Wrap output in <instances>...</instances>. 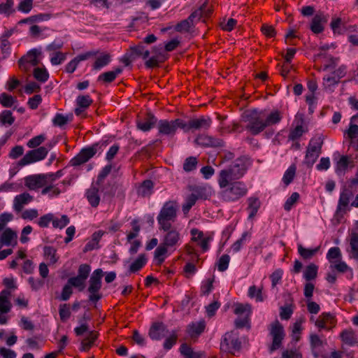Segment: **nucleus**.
I'll use <instances>...</instances> for the list:
<instances>
[{"label": "nucleus", "instance_id": "nucleus-1", "mask_svg": "<svg viewBox=\"0 0 358 358\" xmlns=\"http://www.w3.org/2000/svg\"><path fill=\"white\" fill-rule=\"evenodd\" d=\"M178 210V203L170 200L164 203L157 217L159 230L164 232V236L162 243L154 252L153 261L156 266H162L165 259L181 244V234L173 225L177 220Z\"/></svg>", "mask_w": 358, "mask_h": 358}, {"label": "nucleus", "instance_id": "nucleus-2", "mask_svg": "<svg viewBox=\"0 0 358 358\" xmlns=\"http://www.w3.org/2000/svg\"><path fill=\"white\" fill-rule=\"evenodd\" d=\"M217 182L220 188L219 197L222 201L236 202L248 194L246 184L239 179L229 176L227 173H219Z\"/></svg>", "mask_w": 358, "mask_h": 358}, {"label": "nucleus", "instance_id": "nucleus-3", "mask_svg": "<svg viewBox=\"0 0 358 358\" xmlns=\"http://www.w3.org/2000/svg\"><path fill=\"white\" fill-rule=\"evenodd\" d=\"M106 145V141H101L83 148L78 154L70 160L69 164L71 166H78L87 162L99 150H102Z\"/></svg>", "mask_w": 358, "mask_h": 358}, {"label": "nucleus", "instance_id": "nucleus-4", "mask_svg": "<svg viewBox=\"0 0 358 358\" xmlns=\"http://www.w3.org/2000/svg\"><path fill=\"white\" fill-rule=\"evenodd\" d=\"M183 120L176 118L169 120L166 119L158 121L157 128L158 129V136H165L173 138L177 133L178 129L184 131Z\"/></svg>", "mask_w": 358, "mask_h": 358}, {"label": "nucleus", "instance_id": "nucleus-5", "mask_svg": "<svg viewBox=\"0 0 358 358\" xmlns=\"http://www.w3.org/2000/svg\"><path fill=\"white\" fill-rule=\"evenodd\" d=\"M249 166V158L246 156H241L237 158L229 167L221 170L220 173H227L229 176L235 178V179H241L245 174Z\"/></svg>", "mask_w": 358, "mask_h": 358}, {"label": "nucleus", "instance_id": "nucleus-6", "mask_svg": "<svg viewBox=\"0 0 358 358\" xmlns=\"http://www.w3.org/2000/svg\"><path fill=\"white\" fill-rule=\"evenodd\" d=\"M247 122L245 129L253 136L259 134L267 127L262 113L257 110H252L247 116Z\"/></svg>", "mask_w": 358, "mask_h": 358}, {"label": "nucleus", "instance_id": "nucleus-7", "mask_svg": "<svg viewBox=\"0 0 358 358\" xmlns=\"http://www.w3.org/2000/svg\"><path fill=\"white\" fill-rule=\"evenodd\" d=\"M268 329L272 338L270 351L273 352L282 347V341L285 337V331L282 324L278 320L271 323Z\"/></svg>", "mask_w": 358, "mask_h": 358}, {"label": "nucleus", "instance_id": "nucleus-8", "mask_svg": "<svg viewBox=\"0 0 358 358\" xmlns=\"http://www.w3.org/2000/svg\"><path fill=\"white\" fill-rule=\"evenodd\" d=\"M103 275V272L101 268L94 270L89 280L88 292H90L89 300L92 302H97L101 298V295L99 291L101 288V278Z\"/></svg>", "mask_w": 358, "mask_h": 358}, {"label": "nucleus", "instance_id": "nucleus-9", "mask_svg": "<svg viewBox=\"0 0 358 358\" xmlns=\"http://www.w3.org/2000/svg\"><path fill=\"white\" fill-rule=\"evenodd\" d=\"M241 348V341L237 334L231 331L227 332L221 341L220 349L222 351L231 355L238 352Z\"/></svg>", "mask_w": 358, "mask_h": 358}, {"label": "nucleus", "instance_id": "nucleus-10", "mask_svg": "<svg viewBox=\"0 0 358 358\" xmlns=\"http://www.w3.org/2000/svg\"><path fill=\"white\" fill-rule=\"evenodd\" d=\"M212 124V119L209 116L201 115L197 118H192L188 122L183 120L184 133L194 132L198 130H208Z\"/></svg>", "mask_w": 358, "mask_h": 358}, {"label": "nucleus", "instance_id": "nucleus-11", "mask_svg": "<svg viewBox=\"0 0 358 358\" xmlns=\"http://www.w3.org/2000/svg\"><path fill=\"white\" fill-rule=\"evenodd\" d=\"M322 141L320 139H311L309 142L305 156V162L313 166L322 152Z\"/></svg>", "mask_w": 358, "mask_h": 358}, {"label": "nucleus", "instance_id": "nucleus-12", "mask_svg": "<svg viewBox=\"0 0 358 358\" xmlns=\"http://www.w3.org/2000/svg\"><path fill=\"white\" fill-rule=\"evenodd\" d=\"M335 173L338 176H344L348 169L355 167V162L348 155H340L338 152L334 154Z\"/></svg>", "mask_w": 358, "mask_h": 358}, {"label": "nucleus", "instance_id": "nucleus-13", "mask_svg": "<svg viewBox=\"0 0 358 358\" xmlns=\"http://www.w3.org/2000/svg\"><path fill=\"white\" fill-rule=\"evenodd\" d=\"M48 153V150L45 147H39L28 151L26 155L19 161L18 164L24 166L27 164L36 162L44 159Z\"/></svg>", "mask_w": 358, "mask_h": 358}, {"label": "nucleus", "instance_id": "nucleus-14", "mask_svg": "<svg viewBox=\"0 0 358 358\" xmlns=\"http://www.w3.org/2000/svg\"><path fill=\"white\" fill-rule=\"evenodd\" d=\"M49 183L46 173L31 175L24 178V185L30 190H37Z\"/></svg>", "mask_w": 358, "mask_h": 358}, {"label": "nucleus", "instance_id": "nucleus-15", "mask_svg": "<svg viewBox=\"0 0 358 358\" xmlns=\"http://www.w3.org/2000/svg\"><path fill=\"white\" fill-rule=\"evenodd\" d=\"M336 316L331 313L324 312L321 313L315 322V325L320 331L322 329L331 330L336 325Z\"/></svg>", "mask_w": 358, "mask_h": 358}, {"label": "nucleus", "instance_id": "nucleus-16", "mask_svg": "<svg viewBox=\"0 0 358 358\" xmlns=\"http://www.w3.org/2000/svg\"><path fill=\"white\" fill-rule=\"evenodd\" d=\"M40 52L37 50L33 49L29 51L25 55L18 60L19 68L27 71L30 66H36L38 64V57Z\"/></svg>", "mask_w": 358, "mask_h": 358}, {"label": "nucleus", "instance_id": "nucleus-17", "mask_svg": "<svg viewBox=\"0 0 358 358\" xmlns=\"http://www.w3.org/2000/svg\"><path fill=\"white\" fill-rule=\"evenodd\" d=\"M99 53V50L88 51L85 53L77 55L71 59L65 66V71L68 73H73L77 69L79 63L82 61L87 60L91 57L96 56Z\"/></svg>", "mask_w": 358, "mask_h": 358}, {"label": "nucleus", "instance_id": "nucleus-18", "mask_svg": "<svg viewBox=\"0 0 358 358\" xmlns=\"http://www.w3.org/2000/svg\"><path fill=\"white\" fill-rule=\"evenodd\" d=\"M339 338L343 345L348 347L358 346V333L351 327L342 330Z\"/></svg>", "mask_w": 358, "mask_h": 358}, {"label": "nucleus", "instance_id": "nucleus-19", "mask_svg": "<svg viewBox=\"0 0 358 358\" xmlns=\"http://www.w3.org/2000/svg\"><path fill=\"white\" fill-rule=\"evenodd\" d=\"M157 122L155 115L151 112H148L144 117H138L136 120V127L141 131L147 132L154 128Z\"/></svg>", "mask_w": 358, "mask_h": 358}, {"label": "nucleus", "instance_id": "nucleus-20", "mask_svg": "<svg viewBox=\"0 0 358 358\" xmlns=\"http://www.w3.org/2000/svg\"><path fill=\"white\" fill-rule=\"evenodd\" d=\"M93 103V99L89 94L78 95L76 99V107L74 113L76 116H83V113Z\"/></svg>", "mask_w": 358, "mask_h": 358}, {"label": "nucleus", "instance_id": "nucleus-21", "mask_svg": "<svg viewBox=\"0 0 358 358\" xmlns=\"http://www.w3.org/2000/svg\"><path fill=\"white\" fill-rule=\"evenodd\" d=\"M353 196L351 187L344 186L340 193V196L337 206V211H345L349 205L350 199Z\"/></svg>", "mask_w": 358, "mask_h": 358}, {"label": "nucleus", "instance_id": "nucleus-22", "mask_svg": "<svg viewBox=\"0 0 358 358\" xmlns=\"http://www.w3.org/2000/svg\"><path fill=\"white\" fill-rule=\"evenodd\" d=\"M195 142L203 147H222L224 141L220 138H214L207 135H199Z\"/></svg>", "mask_w": 358, "mask_h": 358}, {"label": "nucleus", "instance_id": "nucleus-23", "mask_svg": "<svg viewBox=\"0 0 358 358\" xmlns=\"http://www.w3.org/2000/svg\"><path fill=\"white\" fill-rule=\"evenodd\" d=\"M328 19L323 13L319 12L313 17L310 29L314 34H320L324 31V24Z\"/></svg>", "mask_w": 358, "mask_h": 358}, {"label": "nucleus", "instance_id": "nucleus-24", "mask_svg": "<svg viewBox=\"0 0 358 358\" xmlns=\"http://www.w3.org/2000/svg\"><path fill=\"white\" fill-rule=\"evenodd\" d=\"M206 322L202 320L199 322H191L187 327V333L191 338H197L206 329Z\"/></svg>", "mask_w": 358, "mask_h": 358}, {"label": "nucleus", "instance_id": "nucleus-25", "mask_svg": "<svg viewBox=\"0 0 358 358\" xmlns=\"http://www.w3.org/2000/svg\"><path fill=\"white\" fill-rule=\"evenodd\" d=\"M34 198L27 192L15 196L13 200V209L17 213L22 210L24 206L33 201Z\"/></svg>", "mask_w": 358, "mask_h": 358}, {"label": "nucleus", "instance_id": "nucleus-26", "mask_svg": "<svg viewBox=\"0 0 358 358\" xmlns=\"http://www.w3.org/2000/svg\"><path fill=\"white\" fill-rule=\"evenodd\" d=\"M198 12H192L187 19L183 20L176 24L174 28L175 30L177 32L180 33L190 32L191 28L194 25V20L198 16Z\"/></svg>", "mask_w": 358, "mask_h": 358}, {"label": "nucleus", "instance_id": "nucleus-27", "mask_svg": "<svg viewBox=\"0 0 358 358\" xmlns=\"http://www.w3.org/2000/svg\"><path fill=\"white\" fill-rule=\"evenodd\" d=\"M17 234L10 228L6 229L1 235L0 242L1 245L15 246L17 243Z\"/></svg>", "mask_w": 358, "mask_h": 358}, {"label": "nucleus", "instance_id": "nucleus-28", "mask_svg": "<svg viewBox=\"0 0 358 358\" xmlns=\"http://www.w3.org/2000/svg\"><path fill=\"white\" fill-rule=\"evenodd\" d=\"M324 341L316 334L310 335V345L315 357L317 358L320 356L324 347Z\"/></svg>", "mask_w": 358, "mask_h": 358}, {"label": "nucleus", "instance_id": "nucleus-29", "mask_svg": "<svg viewBox=\"0 0 358 358\" xmlns=\"http://www.w3.org/2000/svg\"><path fill=\"white\" fill-rule=\"evenodd\" d=\"M85 196L92 207L96 208L100 203V196L99 195V187L93 185L87 189Z\"/></svg>", "mask_w": 358, "mask_h": 358}, {"label": "nucleus", "instance_id": "nucleus-30", "mask_svg": "<svg viewBox=\"0 0 358 358\" xmlns=\"http://www.w3.org/2000/svg\"><path fill=\"white\" fill-rule=\"evenodd\" d=\"M123 69L120 66L116 67L113 71H106L100 74L98 77V81L103 83H110L113 82L116 78L122 73Z\"/></svg>", "mask_w": 358, "mask_h": 358}, {"label": "nucleus", "instance_id": "nucleus-31", "mask_svg": "<svg viewBox=\"0 0 358 358\" xmlns=\"http://www.w3.org/2000/svg\"><path fill=\"white\" fill-rule=\"evenodd\" d=\"M10 292L3 289L0 292V313H8L10 311L12 304L9 300Z\"/></svg>", "mask_w": 358, "mask_h": 358}, {"label": "nucleus", "instance_id": "nucleus-32", "mask_svg": "<svg viewBox=\"0 0 358 358\" xmlns=\"http://www.w3.org/2000/svg\"><path fill=\"white\" fill-rule=\"evenodd\" d=\"M99 335L98 331L94 330L90 331L88 336L82 341L80 350L83 352L89 351L98 338Z\"/></svg>", "mask_w": 358, "mask_h": 358}, {"label": "nucleus", "instance_id": "nucleus-33", "mask_svg": "<svg viewBox=\"0 0 358 358\" xmlns=\"http://www.w3.org/2000/svg\"><path fill=\"white\" fill-rule=\"evenodd\" d=\"M248 208L247 210L249 212L248 219L252 220L257 215L261 206V202L257 197L251 196L247 199Z\"/></svg>", "mask_w": 358, "mask_h": 358}, {"label": "nucleus", "instance_id": "nucleus-34", "mask_svg": "<svg viewBox=\"0 0 358 358\" xmlns=\"http://www.w3.org/2000/svg\"><path fill=\"white\" fill-rule=\"evenodd\" d=\"M165 327L162 322H155L150 328L148 334L154 341H159L162 338V333L165 331Z\"/></svg>", "mask_w": 358, "mask_h": 358}, {"label": "nucleus", "instance_id": "nucleus-35", "mask_svg": "<svg viewBox=\"0 0 358 358\" xmlns=\"http://www.w3.org/2000/svg\"><path fill=\"white\" fill-rule=\"evenodd\" d=\"M148 259L145 253L138 255L136 259H135L129 266V273H135L141 270L147 264Z\"/></svg>", "mask_w": 358, "mask_h": 358}, {"label": "nucleus", "instance_id": "nucleus-36", "mask_svg": "<svg viewBox=\"0 0 358 358\" xmlns=\"http://www.w3.org/2000/svg\"><path fill=\"white\" fill-rule=\"evenodd\" d=\"M111 62V55L109 53H103L99 57H96L92 64V68L94 70H100L104 66H107Z\"/></svg>", "mask_w": 358, "mask_h": 358}, {"label": "nucleus", "instance_id": "nucleus-37", "mask_svg": "<svg viewBox=\"0 0 358 358\" xmlns=\"http://www.w3.org/2000/svg\"><path fill=\"white\" fill-rule=\"evenodd\" d=\"M167 59V57L162 53L159 52L157 55L152 56L149 58L145 63V66L148 69H155L159 67L160 62H164Z\"/></svg>", "mask_w": 358, "mask_h": 358}, {"label": "nucleus", "instance_id": "nucleus-38", "mask_svg": "<svg viewBox=\"0 0 358 358\" xmlns=\"http://www.w3.org/2000/svg\"><path fill=\"white\" fill-rule=\"evenodd\" d=\"M282 119V115L278 110H275L269 113L264 119L266 127L278 124Z\"/></svg>", "mask_w": 358, "mask_h": 358}, {"label": "nucleus", "instance_id": "nucleus-39", "mask_svg": "<svg viewBox=\"0 0 358 358\" xmlns=\"http://www.w3.org/2000/svg\"><path fill=\"white\" fill-rule=\"evenodd\" d=\"M320 250V246L313 249L305 248L301 244L298 245V252L303 259H311Z\"/></svg>", "mask_w": 358, "mask_h": 358}, {"label": "nucleus", "instance_id": "nucleus-40", "mask_svg": "<svg viewBox=\"0 0 358 358\" xmlns=\"http://www.w3.org/2000/svg\"><path fill=\"white\" fill-rule=\"evenodd\" d=\"M318 266L315 264L308 265L303 272V278L307 281H310L316 278L317 275Z\"/></svg>", "mask_w": 358, "mask_h": 358}, {"label": "nucleus", "instance_id": "nucleus-41", "mask_svg": "<svg viewBox=\"0 0 358 358\" xmlns=\"http://www.w3.org/2000/svg\"><path fill=\"white\" fill-rule=\"evenodd\" d=\"M130 224L131 226V230L127 234V239L129 242H131V240L136 238L138 236L141 230V225L138 219H134L130 222Z\"/></svg>", "mask_w": 358, "mask_h": 358}, {"label": "nucleus", "instance_id": "nucleus-42", "mask_svg": "<svg viewBox=\"0 0 358 358\" xmlns=\"http://www.w3.org/2000/svg\"><path fill=\"white\" fill-rule=\"evenodd\" d=\"M59 315L62 322H66L71 315V305L69 303H62L59 306Z\"/></svg>", "mask_w": 358, "mask_h": 358}, {"label": "nucleus", "instance_id": "nucleus-43", "mask_svg": "<svg viewBox=\"0 0 358 358\" xmlns=\"http://www.w3.org/2000/svg\"><path fill=\"white\" fill-rule=\"evenodd\" d=\"M15 11L14 0H6L5 3H0V15L10 16Z\"/></svg>", "mask_w": 358, "mask_h": 358}, {"label": "nucleus", "instance_id": "nucleus-44", "mask_svg": "<svg viewBox=\"0 0 358 358\" xmlns=\"http://www.w3.org/2000/svg\"><path fill=\"white\" fill-rule=\"evenodd\" d=\"M327 259L329 262L330 264H333L335 262L342 259V254L338 247L331 248L327 254Z\"/></svg>", "mask_w": 358, "mask_h": 358}, {"label": "nucleus", "instance_id": "nucleus-45", "mask_svg": "<svg viewBox=\"0 0 358 358\" xmlns=\"http://www.w3.org/2000/svg\"><path fill=\"white\" fill-rule=\"evenodd\" d=\"M33 76L36 80L41 83H45L49 78V73L45 68H35Z\"/></svg>", "mask_w": 358, "mask_h": 358}, {"label": "nucleus", "instance_id": "nucleus-46", "mask_svg": "<svg viewBox=\"0 0 358 358\" xmlns=\"http://www.w3.org/2000/svg\"><path fill=\"white\" fill-rule=\"evenodd\" d=\"M296 166L295 164H292L285 171L284 176L282 177V182L286 186L289 185L294 180V176L296 175Z\"/></svg>", "mask_w": 358, "mask_h": 358}, {"label": "nucleus", "instance_id": "nucleus-47", "mask_svg": "<svg viewBox=\"0 0 358 358\" xmlns=\"http://www.w3.org/2000/svg\"><path fill=\"white\" fill-rule=\"evenodd\" d=\"M178 339V334L177 331H172L170 336L165 339L163 343L164 349L166 351L170 350L176 344Z\"/></svg>", "mask_w": 358, "mask_h": 358}, {"label": "nucleus", "instance_id": "nucleus-48", "mask_svg": "<svg viewBox=\"0 0 358 358\" xmlns=\"http://www.w3.org/2000/svg\"><path fill=\"white\" fill-rule=\"evenodd\" d=\"M112 168L113 166L111 164H107L100 171L96 182V184L99 187H102L103 182H104L106 178L111 172Z\"/></svg>", "mask_w": 358, "mask_h": 358}, {"label": "nucleus", "instance_id": "nucleus-49", "mask_svg": "<svg viewBox=\"0 0 358 358\" xmlns=\"http://www.w3.org/2000/svg\"><path fill=\"white\" fill-rule=\"evenodd\" d=\"M350 246L353 257L358 259V233L352 232L350 234Z\"/></svg>", "mask_w": 358, "mask_h": 358}, {"label": "nucleus", "instance_id": "nucleus-50", "mask_svg": "<svg viewBox=\"0 0 358 358\" xmlns=\"http://www.w3.org/2000/svg\"><path fill=\"white\" fill-rule=\"evenodd\" d=\"M154 187V183L151 180H144L138 188V194L143 196L150 195L151 190Z\"/></svg>", "mask_w": 358, "mask_h": 358}, {"label": "nucleus", "instance_id": "nucleus-51", "mask_svg": "<svg viewBox=\"0 0 358 358\" xmlns=\"http://www.w3.org/2000/svg\"><path fill=\"white\" fill-rule=\"evenodd\" d=\"M198 160L196 157H189L184 161L182 168L185 172H191L197 167Z\"/></svg>", "mask_w": 358, "mask_h": 358}, {"label": "nucleus", "instance_id": "nucleus-52", "mask_svg": "<svg viewBox=\"0 0 358 358\" xmlns=\"http://www.w3.org/2000/svg\"><path fill=\"white\" fill-rule=\"evenodd\" d=\"M235 308L234 310V313L236 315H245V316L250 317L251 314V306L249 304H243V303H236Z\"/></svg>", "mask_w": 358, "mask_h": 358}, {"label": "nucleus", "instance_id": "nucleus-53", "mask_svg": "<svg viewBox=\"0 0 358 358\" xmlns=\"http://www.w3.org/2000/svg\"><path fill=\"white\" fill-rule=\"evenodd\" d=\"M17 101L15 97L3 92L0 94V104L5 108H10Z\"/></svg>", "mask_w": 358, "mask_h": 358}, {"label": "nucleus", "instance_id": "nucleus-54", "mask_svg": "<svg viewBox=\"0 0 358 358\" xmlns=\"http://www.w3.org/2000/svg\"><path fill=\"white\" fill-rule=\"evenodd\" d=\"M56 253L57 250L53 247H44V256L49 260L50 264H54L57 262L59 257H56Z\"/></svg>", "mask_w": 358, "mask_h": 358}, {"label": "nucleus", "instance_id": "nucleus-55", "mask_svg": "<svg viewBox=\"0 0 358 358\" xmlns=\"http://www.w3.org/2000/svg\"><path fill=\"white\" fill-rule=\"evenodd\" d=\"M194 12H198V16L196 17H199V19H202V21L203 22H206V20L210 17L213 10L211 8H206V3H203L199 10H195Z\"/></svg>", "mask_w": 358, "mask_h": 358}, {"label": "nucleus", "instance_id": "nucleus-56", "mask_svg": "<svg viewBox=\"0 0 358 358\" xmlns=\"http://www.w3.org/2000/svg\"><path fill=\"white\" fill-rule=\"evenodd\" d=\"M214 277L209 278L202 282L201 294L208 296L213 289Z\"/></svg>", "mask_w": 358, "mask_h": 358}, {"label": "nucleus", "instance_id": "nucleus-57", "mask_svg": "<svg viewBox=\"0 0 358 358\" xmlns=\"http://www.w3.org/2000/svg\"><path fill=\"white\" fill-rule=\"evenodd\" d=\"M0 121L3 125H11L15 122V117L10 110H5L0 113Z\"/></svg>", "mask_w": 358, "mask_h": 358}, {"label": "nucleus", "instance_id": "nucleus-58", "mask_svg": "<svg viewBox=\"0 0 358 358\" xmlns=\"http://www.w3.org/2000/svg\"><path fill=\"white\" fill-rule=\"evenodd\" d=\"M300 195L298 192H293L284 203V209L289 212L299 200Z\"/></svg>", "mask_w": 358, "mask_h": 358}, {"label": "nucleus", "instance_id": "nucleus-59", "mask_svg": "<svg viewBox=\"0 0 358 358\" xmlns=\"http://www.w3.org/2000/svg\"><path fill=\"white\" fill-rule=\"evenodd\" d=\"M198 200V196L195 194L192 193L189 194L185 199V203L182 205L183 213H187L193 206L196 203Z\"/></svg>", "mask_w": 358, "mask_h": 358}, {"label": "nucleus", "instance_id": "nucleus-60", "mask_svg": "<svg viewBox=\"0 0 358 358\" xmlns=\"http://www.w3.org/2000/svg\"><path fill=\"white\" fill-rule=\"evenodd\" d=\"M330 267L331 269L336 270L338 273H346L348 271H352V269L348 266V264L341 259H338V261L333 263V264H331Z\"/></svg>", "mask_w": 358, "mask_h": 358}, {"label": "nucleus", "instance_id": "nucleus-61", "mask_svg": "<svg viewBox=\"0 0 358 358\" xmlns=\"http://www.w3.org/2000/svg\"><path fill=\"white\" fill-rule=\"evenodd\" d=\"M248 296L250 298H255L257 301L262 302L264 300L262 289H257L255 285H252L249 287Z\"/></svg>", "mask_w": 358, "mask_h": 358}, {"label": "nucleus", "instance_id": "nucleus-62", "mask_svg": "<svg viewBox=\"0 0 358 358\" xmlns=\"http://www.w3.org/2000/svg\"><path fill=\"white\" fill-rule=\"evenodd\" d=\"M66 59V53L57 51L51 55L50 62L52 65H59L64 62Z\"/></svg>", "mask_w": 358, "mask_h": 358}, {"label": "nucleus", "instance_id": "nucleus-63", "mask_svg": "<svg viewBox=\"0 0 358 358\" xmlns=\"http://www.w3.org/2000/svg\"><path fill=\"white\" fill-rule=\"evenodd\" d=\"M69 120L67 116L62 113H56L52 122V124L55 127H62L69 122Z\"/></svg>", "mask_w": 358, "mask_h": 358}, {"label": "nucleus", "instance_id": "nucleus-64", "mask_svg": "<svg viewBox=\"0 0 358 358\" xmlns=\"http://www.w3.org/2000/svg\"><path fill=\"white\" fill-rule=\"evenodd\" d=\"M221 306L220 302L217 301V299L214 300L212 303L206 306V315L208 317H213L217 310L220 308Z\"/></svg>", "mask_w": 358, "mask_h": 358}]
</instances>
